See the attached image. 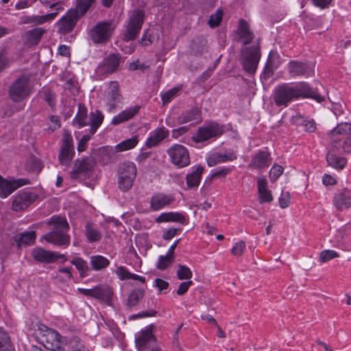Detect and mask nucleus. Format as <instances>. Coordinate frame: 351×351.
Returning a JSON list of instances; mask_svg holds the SVG:
<instances>
[{
	"mask_svg": "<svg viewBox=\"0 0 351 351\" xmlns=\"http://www.w3.org/2000/svg\"><path fill=\"white\" fill-rule=\"evenodd\" d=\"M311 98L318 103L325 99L316 90L311 88L304 82L295 84H283L276 87L273 93V98L276 105L278 107H286L290 102L299 98Z\"/></svg>",
	"mask_w": 351,
	"mask_h": 351,
	"instance_id": "1",
	"label": "nucleus"
},
{
	"mask_svg": "<svg viewBox=\"0 0 351 351\" xmlns=\"http://www.w3.org/2000/svg\"><path fill=\"white\" fill-rule=\"evenodd\" d=\"M47 224L53 226L51 232L43 236L44 239L58 246L67 247L70 244V236L68 234L69 225L65 217L53 215L47 221Z\"/></svg>",
	"mask_w": 351,
	"mask_h": 351,
	"instance_id": "2",
	"label": "nucleus"
},
{
	"mask_svg": "<svg viewBox=\"0 0 351 351\" xmlns=\"http://www.w3.org/2000/svg\"><path fill=\"white\" fill-rule=\"evenodd\" d=\"M103 121L104 115L99 110L91 111L88 117L87 108L84 104L80 103L77 112L73 120V125H77L79 128L90 125L89 133L94 134Z\"/></svg>",
	"mask_w": 351,
	"mask_h": 351,
	"instance_id": "3",
	"label": "nucleus"
},
{
	"mask_svg": "<svg viewBox=\"0 0 351 351\" xmlns=\"http://www.w3.org/2000/svg\"><path fill=\"white\" fill-rule=\"evenodd\" d=\"M136 165L126 161L119 165L117 171V186L121 191L126 192L133 186L136 177Z\"/></svg>",
	"mask_w": 351,
	"mask_h": 351,
	"instance_id": "4",
	"label": "nucleus"
},
{
	"mask_svg": "<svg viewBox=\"0 0 351 351\" xmlns=\"http://www.w3.org/2000/svg\"><path fill=\"white\" fill-rule=\"evenodd\" d=\"M144 16L145 13L141 10H134L129 12L123 34L124 40H133L137 37L144 22Z\"/></svg>",
	"mask_w": 351,
	"mask_h": 351,
	"instance_id": "5",
	"label": "nucleus"
},
{
	"mask_svg": "<svg viewBox=\"0 0 351 351\" xmlns=\"http://www.w3.org/2000/svg\"><path fill=\"white\" fill-rule=\"evenodd\" d=\"M40 330V342L47 350L52 351H64V338L54 330L42 325Z\"/></svg>",
	"mask_w": 351,
	"mask_h": 351,
	"instance_id": "6",
	"label": "nucleus"
},
{
	"mask_svg": "<svg viewBox=\"0 0 351 351\" xmlns=\"http://www.w3.org/2000/svg\"><path fill=\"white\" fill-rule=\"evenodd\" d=\"M169 161L178 168H184L191 163L189 152L180 144H174L167 151Z\"/></svg>",
	"mask_w": 351,
	"mask_h": 351,
	"instance_id": "7",
	"label": "nucleus"
},
{
	"mask_svg": "<svg viewBox=\"0 0 351 351\" xmlns=\"http://www.w3.org/2000/svg\"><path fill=\"white\" fill-rule=\"evenodd\" d=\"M135 344L138 351H160L150 328H145L135 335Z\"/></svg>",
	"mask_w": 351,
	"mask_h": 351,
	"instance_id": "8",
	"label": "nucleus"
},
{
	"mask_svg": "<svg viewBox=\"0 0 351 351\" xmlns=\"http://www.w3.org/2000/svg\"><path fill=\"white\" fill-rule=\"evenodd\" d=\"M223 132V127L217 123H211L198 128L191 139L194 143H203L217 138Z\"/></svg>",
	"mask_w": 351,
	"mask_h": 351,
	"instance_id": "9",
	"label": "nucleus"
},
{
	"mask_svg": "<svg viewBox=\"0 0 351 351\" xmlns=\"http://www.w3.org/2000/svg\"><path fill=\"white\" fill-rule=\"evenodd\" d=\"M30 93L29 80L26 77H20L10 87L9 95L15 102H19L25 99Z\"/></svg>",
	"mask_w": 351,
	"mask_h": 351,
	"instance_id": "10",
	"label": "nucleus"
},
{
	"mask_svg": "<svg viewBox=\"0 0 351 351\" xmlns=\"http://www.w3.org/2000/svg\"><path fill=\"white\" fill-rule=\"evenodd\" d=\"M244 69L250 73L256 70L260 60L259 49L257 47H247L243 50Z\"/></svg>",
	"mask_w": 351,
	"mask_h": 351,
	"instance_id": "11",
	"label": "nucleus"
},
{
	"mask_svg": "<svg viewBox=\"0 0 351 351\" xmlns=\"http://www.w3.org/2000/svg\"><path fill=\"white\" fill-rule=\"evenodd\" d=\"M271 163V157L269 152L259 150L252 156L248 168L252 170H257L262 172L267 169Z\"/></svg>",
	"mask_w": 351,
	"mask_h": 351,
	"instance_id": "12",
	"label": "nucleus"
},
{
	"mask_svg": "<svg viewBox=\"0 0 351 351\" xmlns=\"http://www.w3.org/2000/svg\"><path fill=\"white\" fill-rule=\"evenodd\" d=\"M237 158V154L232 149H227L223 152L213 151L206 156V160L208 167H214L219 163L231 162Z\"/></svg>",
	"mask_w": 351,
	"mask_h": 351,
	"instance_id": "13",
	"label": "nucleus"
},
{
	"mask_svg": "<svg viewBox=\"0 0 351 351\" xmlns=\"http://www.w3.org/2000/svg\"><path fill=\"white\" fill-rule=\"evenodd\" d=\"M81 17L79 13L76 12V10L70 9L66 14L58 21V32L62 34L70 33L73 31L77 21Z\"/></svg>",
	"mask_w": 351,
	"mask_h": 351,
	"instance_id": "14",
	"label": "nucleus"
},
{
	"mask_svg": "<svg viewBox=\"0 0 351 351\" xmlns=\"http://www.w3.org/2000/svg\"><path fill=\"white\" fill-rule=\"evenodd\" d=\"M94 43H104L110 37V22L101 21L97 23L88 32Z\"/></svg>",
	"mask_w": 351,
	"mask_h": 351,
	"instance_id": "15",
	"label": "nucleus"
},
{
	"mask_svg": "<svg viewBox=\"0 0 351 351\" xmlns=\"http://www.w3.org/2000/svg\"><path fill=\"white\" fill-rule=\"evenodd\" d=\"M62 141L63 144L60 148L58 160L62 165L67 166L73 159L74 154V147L71 135L66 134Z\"/></svg>",
	"mask_w": 351,
	"mask_h": 351,
	"instance_id": "16",
	"label": "nucleus"
},
{
	"mask_svg": "<svg viewBox=\"0 0 351 351\" xmlns=\"http://www.w3.org/2000/svg\"><path fill=\"white\" fill-rule=\"evenodd\" d=\"M287 69L291 77L302 76L309 77L314 74L312 65L306 63L291 60L289 62Z\"/></svg>",
	"mask_w": 351,
	"mask_h": 351,
	"instance_id": "17",
	"label": "nucleus"
},
{
	"mask_svg": "<svg viewBox=\"0 0 351 351\" xmlns=\"http://www.w3.org/2000/svg\"><path fill=\"white\" fill-rule=\"evenodd\" d=\"M81 293L93 297L107 305H110V288L108 286H97L93 289L78 288Z\"/></svg>",
	"mask_w": 351,
	"mask_h": 351,
	"instance_id": "18",
	"label": "nucleus"
},
{
	"mask_svg": "<svg viewBox=\"0 0 351 351\" xmlns=\"http://www.w3.org/2000/svg\"><path fill=\"white\" fill-rule=\"evenodd\" d=\"M27 180L22 178L8 180L0 176V197H7L19 187L27 184Z\"/></svg>",
	"mask_w": 351,
	"mask_h": 351,
	"instance_id": "19",
	"label": "nucleus"
},
{
	"mask_svg": "<svg viewBox=\"0 0 351 351\" xmlns=\"http://www.w3.org/2000/svg\"><path fill=\"white\" fill-rule=\"evenodd\" d=\"M37 198V195L28 191H20L14 197L12 208L20 211L27 208Z\"/></svg>",
	"mask_w": 351,
	"mask_h": 351,
	"instance_id": "20",
	"label": "nucleus"
},
{
	"mask_svg": "<svg viewBox=\"0 0 351 351\" xmlns=\"http://www.w3.org/2000/svg\"><path fill=\"white\" fill-rule=\"evenodd\" d=\"M257 191L260 204L270 203L273 201L272 193L268 188V182L265 176L257 177Z\"/></svg>",
	"mask_w": 351,
	"mask_h": 351,
	"instance_id": "21",
	"label": "nucleus"
},
{
	"mask_svg": "<svg viewBox=\"0 0 351 351\" xmlns=\"http://www.w3.org/2000/svg\"><path fill=\"white\" fill-rule=\"evenodd\" d=\"M174 200V197L172 195L157 193L151 197L150 207L154 211L160 210L171 204Z\"/></svg>",
	"mask_w": 351,
	"mask_h": 351,
	"instance_id": "22",
	"label": "nucleus"
},
{
	"mask_svg": "<svg viewBox=\"0 0 351 351\" xmlns=\"http://www.w3.org/2000/svg\"><path fill=\"white\" fill-rule=\"evenodd\" d=\"M351 134V124L348 122L341 123L338 124L329 133L330 141L332 143L341 141L346 136Z\"/></svg>",
	"mask_w": 351,
	"mask_h": 351,
	"instance_id": "23",
	"label": "nucleus"
},
{
	"mask_svg": "<svg viewBox=\"0 0 351 351\" xmlns=\"http://www.w3.org/2000/svg\"><path fill=\"white\" fill-rule=\"evenodd\" d=\"M33 258L40 263H51L58 260V256L56 252L46 250L42 247H36L32 252Z\"/></svg>",
	"mask_w": 351,
	"mask_h": 351,
	"instance_id": "24",
	"label": "nucleus"
},
{
	"mask_svg": "<svg viewBox=\"0 0 351 351\" xmlns=\"http://www.w3.org/2000/svg\"><path fill=\"white\" fill-rule=\"evenodd\" d=\"M169 136V130L165 127L156 128L149 132L146 139V146L149 148L156 146Z\"/></svg>",
	"mask_w": 351,
	"mask_h": 351,
	"instance_id": "25",
	"label": "nucleus"
},
{
	"mask_svg": "<svg viewBox=\"0 0 351 351\" xmlns=\"http://www.w3.org/2000/svg\"><path fill=\"white\" fill-rule=\"evenodd\" d=\"M141 107L138 105L130 106L124 110L121 111L111 120L113 125H119L132 119L140 110Z\"/></svg>",
	"mask_w": 351,
	"mask_h": 351,
	"instance_id": "26",
	"label": "nucleus"
},
{
	"mask_svg": "<svg viewBox=\"0 0 351 351\" xmlns=\"http://www.w3.org/2000/svg\"><path fill=\"white\" fill-rule=\"evenodd\" d=\"M333 203L339 210L349 208L351 206V191L347 189H343L335 195Z\"/></svg>",
	"mask_w": 351,
	"mask_h": 351,
	"instance_id": "27",
	"label": "nucleus"
},
{
	"mask_svg": "<svg viewBox=\"0 0 351 351\" xmlns=\"http://www.w3.org/2000/svg\"><path fill=\"white\" fill-rule=\"evenodd\" d=\"M45 32L43 27H36L26 32L23 36L25 43L29 47L38 45Z\"/></svg>",
	"mask_w": 351,
	"mask_h": 351,
	"instance_id": "28",
	"label": "nucleus"
},
{
	"mask_svg": "<svg viewBox=\"0 0 351 351\" xmlns=\"http://www.w3.org/2000/svg\"><path fill=\"white\" fill-rule=\"evenodd\" d=\"M186 221L185 216L178 212L162 213L156 219V222H178L184 224Z\"/></svg>",
	"mask_w": 351,
	"mask_h": 351,
	"instance_id": "29",
	"label": "nucleus"
},
{
	"mask_svg": "<svg viewBox=\"0 0 351 351\" xmlns=\"http://www.w3.org/2000/svg\"><path fill=\"white\" fill-rule=\"evenodd\" d=\"M204 170V167L200 165L191 168V172L187 174L186 177L188 187H195L199 184Z\"/></svg>",
	"mask_w": 351,
	"mask_h": 351,
	"instance_id": "30",
	"label": "nucleus"
},
{
	"mask_svg": "<svg viewBox=\"0 0 351 351\" xmlns=\"http://www.w3.org/2000/svg\"><path fill=\"white\" fill-rule=\"evenodd\" d=\"M93 167V162L89 158H84L82 160H77L72 170V177L77 178L78 174L86 173Z\"/></svg>",
	"mask_w": 351,
	"mask_h": 351,
	"instance_id": "31",
	"label": "nucleus"
},
{
	"mask_svg": "<svg viewBox=\"0 0 351 351\" xmlns=\"http://www.w3.org/2000/svg\"><path fill=\"white\" fill-rule=\"evenodd\" d=\"M200 119L201 115L199 109L197 108H193L179 115L178 117V123L179 124H183L191 121L198 122Z\"/></svg>",
	"mask_w": 351,
	"mask_h": 351,
	"instance_id": "32",
	"label": "nucleus"
},
{
	"mask_svg": "<svg viewBox=\"0 0 351 351\" xmlns=\"http://www.w3.org/2000/svg\"><path fill=\"white\" fill-rule=\"evenodd\" d=\"M139 142V136L136 134L130 138L125 139L117 144L114 149L117 152H125L134 149Z\"/></svg>",
	"mask_w": 351,
	"mask_h": 351,
	"instance_id": "33",
	"label": "nucleus"
},
{
	"mask_svg": "<svg viewBox=\"0 0 351 351\" xmlns=\"http://www.w3.org/2000/svg\"><path fill=\"white\" fill-rule=\"evenodd\" d=\"M291 121L295 125H301L306 132H313L316 130V124L313 119H304V118L301 115H296L293 117Z\"/></svg>",
	"mask_w": 351,
	"mask_h": 351,
	"instance_id": "34",
	"label": "nucleus"
},
{
	"mask_svg": "<svg viewBox=\"0 0 351 351\" xmlns=\"http://www.w3.org/2000/svg\"><path fill=\"white\" fill-rule=\"evenodd\" d=\"M36 239V232L34 230L29 231V232H24L23 233H21L19 235H18L16 237V242L17 243V245L19 247L21 246L22 245H31L34 242Z\"/></svg>",
	"mask_w": 351,
	"mask_h": 351,
	"instance_id": "35",
	"label": "nucleus"
},
{
	"mask_svg": "<svg viewBox=\"0 0 351 351\" xmlns=\"http://www.w3.org/2000/svg\"><path fill=\"white\" fill-rule=\"evenodd\" d=\"M238 31L240 37L244 39V44H247L252 40V34L250 31L249 25L243 19L239 21Z\"/></svg>",
	"mask_w": 351,
	"mask_h": 351,
	"instance_id": "36",
	"label": "nucleus"
},
{
	"mask_svg": "<svg viewBox=\"0 0 351 351\" xmlns=\"http://www.w3.org/2000/svg\"><path fill=\"white\" fill-rule=\"evenodd\" d=\"M85 234L89 242H96L101 239L100 232L94 228L93 225L88 223L85 227Z\"/></svg>",
	"mask_w": 351,
	"mask_h": 351,
	"instance_id": "37",
	"label": "nucleus"
},
{
	"mask_svg": "<svg viewBox=\"0 0 351 351\" xmlns=\"http://www.w3.org/2000/svg\"><path fill=\"white\" fill-rule=\"evenodd\" d=\"M326 159L328 165L335 169H343L346 165L344 158L338 157L332 153H328Z\"/></svg>",
	"mask_w": 351,
	"mask_h": 351,
	"instance_id": "38",
	"label": "nucleus"
},
{
	"mask_svg": "<svg viewBox=\"0 0 351 351\" xmlns=\"http://www.w3.org/2000/svg\"><path fill=\"white\" fill-rule=\"evenodd\" d=\"M72 265H75L77 269L80 271L81 278L86 276V271L89 270V267L86 261L81 257H75L71 261Z\"/></svg>",
	"mask_w": 351,
	"mask_h": 351,
	"instance_id": "39",
	"label": "nucleus"
},
{
	"mask_svg": "<svg viewBox=\"0 0 351 351\" xmlns=\"http://www.w3.org/2000/svg\"><path fill=\"white\" fill-rule=\"evenodd\" d=\"M11 348L12 341L9 335L0 327V351H10Z\"/></svg>",
	"mask_w": 351,
	"mask_h": 351,
	"instance_id": "40",
	"label": "nucleus"
},
{
	"mask_svg": "<svg viewBox=\"0 0 351 351\" xmlns=\"http://www.w3.org/2000/svg\"><path fill=\"white\" fill-rule=\"evenodd\" d=\"M109 261L102 256H93L90 257V265L94 270H100L106 267Z\"/></svg>",
	"mask_w": 351,
	"mask_h": 351,
	"instance_id": "41",
	"label": "nucleus"
},
{
	"mask_svg": "<svg viewBox=\"0 0 351 351\" xmlns=\"http://www.w3.org/2000/svg\"><path fill=\"white\" fill-rule=\"evenodd\" d=\"M64 346H68L71 351H82L84 349V345L77 337H72L68 339L64 338Z\"/></svg>",
	"mask_w": 351,
	"mask_h": 351,
	"instance_id": "42",
	"label": "nucleus"
},
{
	"mask_svg": "<svg viewBox=\"0 0 351 351\" xmlns=\"http://www.w3.org/2000/svg\"><path fill=\"white\" fill-rule=\"evenodd\" d=\"M176 275L179 280H191L193 272L191 269L183 265H178Z\"/></svg>",
	"mask_w": 351,
	"mask_h": 351,
	"instance_id": "43",
	"label": "nucleus"
},
{
	"mask_svg": "<svg viewBox=\"0 0 351 351\" xmlns=\"http://www.w3.org/2000/svg\"><path fill=\"white\" fill-rule=\"evenodd\" d=\"M95 1V0H77L76 6L73 10H76V12L79 13L81 16H83Z\"/></svg>",
	"mask_w": 351,
	"mask_h": 351,
	"instance_id": "44",
	"label": "nucleus"
},
{
	"mask_svg": "<svg viewBox=\"0 0 351 351\" xmlns=\"http://www.w3.org/2000/svg\"><path fill=\"white\" fill-rule=\"evenodd\" d=\"M173 262V257L166 253L165 255L158 256L156 263V267L160 270H164L169 267Z\"/></svg>",
	"mask_w": 351,
	"mask_h": 351,
	"instance_id": "45",
	"label": "nucleus"
},
{
	"mask_svg": "<svg viewBox=\"0 0 351 351\" xmlns=\"http://www.w3.org/2000/svg\"><path fill=\"white\" fill-rule=\"evenodd\" d=\"M144 295V291L143 289H135L132 291L128 299V304L130 306H136L140 301V300Z\"/></svg>",
	"mask_w": 351,
	"mask_h": 351,
	"instance_id": "46",
	"label": "nucleus"
},
{
	"mask_svg": "<svg viewBox=\"0 0 351 351\" xmlns=\"http://www.w3.org/2000/svg\"><path fill=\"white\" fill-rule=\"evenodd\" d=\"M96 72L101 77H108L110 73V56H106L103 62L97 66Z\"/></svg>",
	"mask_w": 351,
	"mask_h": 351,
	"instance_id": "47",
	"label": "nucleus"
},
{
	"mask_svg": "<svg viewBox=\"0 0 351 351\" xmlns=\"http://www.w3.org/2000/svg\"><path fill=\"white\" fill-rule=\"evenodd\" d=\"M60 8V7L56 8V10H58ZM57 14H58V11L53 12V13H49V14H47L45 15H43V16H34L32 17L31 22L35 23L37 24H43L45 22H47V21L54 19V18L56 16Z\"/></svg>",
	"mask_w": 351,
	"mask_h": 351,
	"instance_id": "48",
	"label": "nucleus"
},
{
	"mask_svg": "<svg viewBox=\"0 0 351 351\" xmlns=\"http://www.w3.org/2000/svg\"><path fill=\"white\" fill-rule=\"evenodd\" d=\"M233 169V167H220L210 172L212 178H225Z\"/></svg>",
	"mask_w": 351,
	"mask_h": 351,
	"instance_id": "49",
	"label": "nucleus"
},
{
	"mask_svg": "<svg viewBox=\"0 0 351 351\" xmlns=\"http://www.w3.org/2000/svg\"><path fill=\"white\" fill-rule=\"evenodd\" d=\"M180 88L179 87H173L165 93L161 95V99L162 103L167 104L172 101V99L177 95L178 93L180 91Z\"/></svg>",
	"mask_w": 351,
	"mask_h": 351,
	"instance_id": "50",
	"label": "nucleus"
},
{
	"mask_svg": "<svg viewBox=\"0 0 351 351\" xmlns=\"http://www.w3.org/2000/svg\"><path fill=\"white\" fill-rule=\"evenodd\" d=\"M283 171L284 169L281 165H274L269 172L271 182H275L282 174Z\"/></svg>",
	"mask_w": 351,
	"mask_h": 351,
	"instance_id": "51",
	"label": "nucleus"
},
{
	"mask_svg": "<svg viewBox=\"0 0 351 351\" xmlns=\"http://www.w3.org/2000/svg\"><path fill=\"white\" fill-rule=\"evenodd\" d=\"M246 247L243 241L236 242L231 249V254L235 256H240L243 254Z\"/></svg>",
	"mask_w": 351,
	"mask_h": 351,
	"instance_id": "52",
	"label": "nucleus"
},
{
	"mask_svg": "<svg viewBox=\"0 0 351 351\" xmlns=\"http://www.w3.org/2000/svg\"><path fill=\"white\" fill-rule=\"evenodd\" d=\"M169 284L167 281L156 278L153 282V287L158 290V294H160L162 291L168 289Z\"/></svg>",
	"mask_w": 351,
	"mask_h": 351,
	"instance_id": "53",
	"label": "nucleus"
},
{
	"mask_svg": "<svg viewBox=\"0 0 351 351\" xmlns=\"http://www.w3.org/2000/svg\"><path fill=\"white\" fill-rule=\"evenodd\" d=\"M223 12L221 10H217L216 12L210 16L208 24L211 27L218 26L221 21Z\"/></svg>",
	"mask_w": 351,
	"mask_h": 351,
	"instance_id": "54",
	"label": "nucleus"
},
{
	"mask_svg": "<svg viewBox=\"0 0 351 351\" xmlns=\"http://www.w3.org/2000/svg\"><path fill=\"white\" fill-rule=\"evenodd\" d=\"M339 254L338 253L332 250H324L320 253L319 258L322 262L326 263L332 258H335L336 257H338Z\"/></svg>",
	"mask_w": 351,
	"mask_h": 351,
	"instance_id": "55",
	"label": "nucleus"
},
{
	"mask_svg": "<svg viewBox=\"0 0 351 351\" xmlns=\"http://www.w3.org/2000/svg\"><path fill=\"white\" fill-rule=\"evenodd\" d=\"M291 202L290 193L287 191H282L280 196L278 198L279 206L281 208H287Z\"/></svg>",
	"mask_w": 351,
	"mask_h": 351,
	"instance_id": "56",
	"label": "nucleus"
},
{
	"mask_svg": "<svg viewBox=\"0 0 351 351\" xmlns=\"http://www.w3.org/2000/svg\"><path fill=\"white\" fill-rule=\"evenodd\" d=\"M111 100L117 102L121 100V95L119 90V84L117 82H111Z\"/></svg>",
	"mask_w": 351,
	"mask_h": 351,
	"instance_id": "57",
	"label": "nucleus"
},
{
	"mask_svg": "<svg viewBox=\"0 0 351 351\" xmlns=\"http://www.w3.org/2000/svg\"><path fill=\"white\" fill-rule=\"evenodd\" d=\"M44 99L51 108L56 106V94L51 90L47 89L44 91Z\"/></svg>",
	"mask_w": 351,
	"mask_h": 351,
	"instance_id": "58",
	"label": "nucleus"
},
{
	"mask_svg": "<svg viewBox=\"0 0 351 351\" xmlns=\"http://www.w3.org/2000/svg\"><path fill=\"white\" fill-rule=\"evenodd\" d=\"M27 164L30 165L31 170L34 171L38 172L43 168L41 161L36 157L30 158L28 160Z\"/></svg>",
	"mask_w": 351,
	"mask_h": 351,
	"instance_id": "59",
	"label": "nucleus"
},
{
	"mask_svg": "<svg viewBox=\"0 0 351 351\" xmlns=\"http://www.w3.org/2000/svg\"><path fill=\"white\" fill-rule=\"evenodd\" d=\"M192 280H186L185 282H181L178 286V289L176 290L177 294L179 295H184L192 285Z\"/></svg>",
	"mask_w": 351,
	"mask_h": 351,
	"instance_id": "60",
	"label": "nucleus"
},
{
	"mask_svg": "<svg viewBox=\"0 0 351 351\" xmlns=\"http://www.w3.org/2000/svg\"><path fill=\"white\" fill-rule=\"evenodd\" d=\"M98 160L102 165H108L110 162V154L107 149H102L99 151Z\"/></svg>",
	"mask_w": 351,
	"mask_h": 351,
	"instance_id": "61",
	"label": "nucleus"
},
{
	"mask_svg": "<svg viewBox=\"0 0 351 351\" xmlns=\"http://www.w3.org/2000/svg\"><path fill=\"white\" fill-rule=\"evenodd\" d=\"M115 273L120 280H129V276L130 272L125 267H119L116 269Z\"/></svg>",
	"mask_w": 351,
	"mask_h": 351,
	"instance_id": "62",
	"label": "nucleus"
},
{
	"mask_svg": "<svg viewBox=\"0 0 351 351\" xmlns=\"http://www.w3.org/2000/svg\"><path fill=\"white\" fill-rule=\"evenodd\" d=\"M91 134L84 135L82 138L80 139L78 146H77V150L80 152L85 151L87 147V143L91 138Z\"/></svg>",
	"mask_w": 351,
	"mask_h": 351,
	"instance_id": "63",
	"label": "nucleus"
},
{
	"mask_svg": "<svg viewBox=\"0 0 351 351\" xmlns=\"http://www.w3.org/2000/svg\"><path fill=\"white\" fill-rule=\"evenodd\" d=\"M152 43V34H149V29H147L144 32L141 40L140 43L142 46L145 47L151 45Z\"/></svg>",
	"mask_w": 351,
	"mask_h": 351,
	"instance_id": "64",
	"label": "nucleus"
}]
</instances>
